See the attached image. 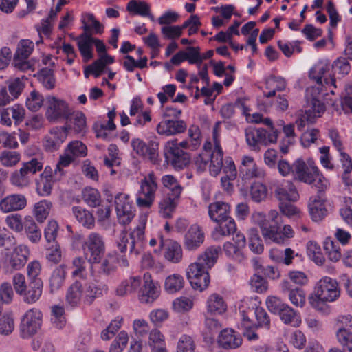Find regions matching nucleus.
Instances as JSON below:
<instances>
[{"label": "nucleus", "mask_w": 352, "mask_h": 352, "mask_svg": "<svg viewBox=\"0 0 352 352\" xmlns=\"http://www.w3.org/2000/svg\"><path fill=\"white\" fill-rule=\"evenodd\" d=\"M330 65L325 61L318 62L309 71V78L316 82V85L308 88L306 97L309 109L300 120L296 121L299 129L305 126V122L314 123L316 118L320 117L325 111V105L321 99L323 87L329 88V91L334 94V89L337 88L336 78L331 74L327 75Z\"/></svg>", "instance_id": "obj_1"}, {"label": "nucleus", "mask_w": 352, "mask_h": 352, "mask_svg": "<svg viewBox=\"0 0 352 352\" xmlns=\"http://www.w3.org/2000/svg\"><path fill=\"white\" fill-rule=\"evenodd\" d=\"M221 250L220 246H210L198 257L196 262L189 265L187 276L193 289L201 292L208 287L210 283L208 270L217 262Z\"/></svg>", "instance_id": "obj_2"}, {"label": "nucleus", "mask_w": 352, "mask_h": 352, "mask_svg": "<svg viewBox=\"0 0 352 352\" xmlns=\"http://www.w3.org/2000/svg\"><path fill=\"white\" fill-rule=\"evenodd\" d=\"M148 220V214H141L138 217V223L128 234L122 232L117 240V247L121 252L129 249V254L138 256L140 254L145 245V228Z\"/></svg>", "instance_id": "obj_3"}, {"label": "nucleus", "mask_w": 352, "mask_h": 352, "mask_svg": "<svg viewBox=\"0 0 352 352\" xmlns=\"http://www.w3.org/2000/svg\"><path fill=\"white\" fill-rule=\"evenodd\" d=\"M340 294L337 281L324 276L317 282L314 288V295L309 297V302L316 309L328 313L329 307L324 302L335 301Z\"/></svg>", "instance_id": "obj_4"}, {"label": "nucleus", "mask_w": 352, "mask_h": 352, "mask_svg": "<svg viewBox=\"0 0 352 352\" xmlns=\"http://www.w3.org/2000/svg\"><path fill=\"white\" fill-rule=\"evenodd\" d=\"M266 305L269 311L278 314L285 324L298 327L301 324V317L298 312L276 296H269L266 299Z\"/></svg>", "instance_id": "obj_5"}, {"label": "nucleus", "mask_w": 352, "mask_h": 352, "mask_svg": "<svg viewBox=\"0 0 352 352\" xmlns=\"http://www.w3.org/2000/svg\"><path fill=\"white\" fill-rule=\"evenodd\" d=\"M158 188L157 178L153 172L145 175L140 182L136 204L139 207L150 208L155 200Z\"/></svg>", "instance_id": "obj_6"}, {"label": "nucleus", "mask_w": 352, "mask_h": 352, "mask_svg": "<svg viewBox=\"0 0 352 352\" xmlns=\"http://www.w3.org/2000/svg\"><path fill=\"white\" fill-rule=\"evenodd\" d=\"M43 166L42 160L36 157H33L28 162H23L21 168L12 173L10 182L16 186H27L30 183V177L41 171Z\"/></svg>", "instance_id": "obj_7"}, {"label": "nucleus", "mask_w": 352, "mask_h": 352, "mask_svg": "<svg viewBox=\"0 0 352 352\" xmlns=\"http://www.w3.org/2000/svg\"><path fill=\"white\" fill-rule=\"evenodd\" d=\"M245 139L252 150L258 151L260 146H267L275 143L278 138V131L267 132L263 128L248 127L245 131Z\"/></svg>", "instance_id": "obj_8"}, {"label": "nucleus", "mask_w": 352, "mask_h": 352, "mask_svg": "<svg viewBox=\"0 0 352 352\" xmlns=\"http://www.w3.org/2000/svg\"><path fill=\"white\" fill-rule=\"evenodd\" d=\"M82 248L90 263H98L105 252L104 239L99 233L91 232L85 240Z\"/></svg>", "instance_id": "obj_9"}, {"label": "nucleus", "mask_w": 352, "mask_h": 352, "mask_svg": "<svg viewBox=\"0 0 352 352\" xmlns=\"http://www.w3.org/2000/svg\"><path fill=\"white\" fill-rule=\"evenodd\" d=\"M293 174L300 182L309 184H312L317 178L322 182L319 169L311 159L308 160L307 162L301 158L297 159L293 163Z\"/></svg>", "instance_id": "obj_10"}, {"label": "nucleus", "mask_w": 352, "mask_h": 352, "mask_svg": "<svg viewBox=\"0 0 352 352\" xmlns=\"http://www.w3.org/2000/svg\"><path fill=\"white\" fill-rule=\"evenodd\" d=\"M45 117L52 122H56L60 120L68 119L71 109L67 102L64 100L54 96H48L45 100Z\"/></svg>", "instance_id": "obj_11"}, {"label": "nucleus", "mask_w": 352, "mask_h": 352, "mask_svg": "<svg viewBox=\"0 0 352 352\" xmlns=\"http://www.w3.org/2000/svg\"><path fill=\"white\" fill-rule=\"evenodd\" d=\"M43 314L36 308L28 310L21 317L20 331L22 338H27L36 334L42 324Z\"/></svg>", "instance_id": "obj_12"}, {"label": "nucleus", "mask_w": 352, "mask_h": 352, "mask_svg": "<svg viewBox=\"0 0 352 352\" xmlns=\"http://www.w3.org/2000/svg\"><path fill=\"white\" fill-rule=\"evenodd\" d=\"M164 155L167 161L175 169H183L190 162L189 153L181 149L178 145L177 140H173L166 142Z\"/></svg>", "instance_id": "obj_13"}, {"label": "nucleus", "mask_w": 352, "mask_h": 352, "mask_svg": "<svg viewBox=\"0 0 352 352\" xmlns=\"http://www.w3.org/2000/svg\"><path fill=\"white\" fill-rule=\"evenodd\" d=\"M114 202L118 223L122 225L129 224L135 217V212L129 195L118 193L115 197Z\"/></svg>", "instance_id": "obj_14"}, {"label": "nucleus", "mask_w": 352, "mask_h": 352, "mask_svg": "<svg viewBox=\"0 0 352 352\" xmlns=\"http://www.w3.org/2000/svg\"><path fill=\"white\" fill-rule=\"evenodd\" d=\"M186 129V123L178 119L163 120L156 128L157 133L164 136L177 135L185 132Z\"/></svg>", "instance_id": "obj_15"}, {"label": "nucleus", "mask_w": 352, "mask_h": 352, "mask_svg": "<svg viewBox=\"0 0 352 352\" xmlns=\"http://www.w3.org/2000/svg\"><path fill=\"white\" fill-rule=\"evenodd\" d=\"M131 144L133 151L138 155L148 158L152 162L156 160L159 148L158 143L151 141L146 144L143 140L135 138L132 140Z\"/></svg>", "instance_id": "obj_16"}, {"label": "nucleus", "mask_w": 352, "mask_h": 352, "mask_svg": "<svg viewBox=\"0 0 352 352\" xmlns=\"http://www.w3.org/2000/svg\"><path fill=\"white\" fill-rule=\"evenodd\" d=\"M205 234L201 228L197 225H192L184 235V246L188 251H195L204 242Z\"/></svg>", "instance_id": "obj_17"}, {"label": "nucleus", "mask_w": 352, "mask_h": 352, "mask_svg": "<svg viewBox=\"0 0 352 352\" xmlns=\"http://www.w3.org/2000/svg\"><path fill=\"white\" fill-rule=\"evenodd\" d=\"M283 293L287 294L291 302L296 307H302L306 302L305 292L298 287H294L288 280H283L280 283Z\"/></svg>", "instance_id": "obj_18"}, {"label": "nucleus", "mask_w": 352, "mask_h": 352, "mask_svg": "<svg viewBox=\"0 0 352 352\" xmlns=\"http://www.w3.org/2000/svg\"><path fill=\"white\" fill-rule=\"evenodd\" d=\"M27 205V199L22 194H12L0 201V210L8 213L23 210Z\"/></svg>", "instance_id": "obj_19"}, {"label": "nucleus", "mask_w": 352, "mask_h": 352, "mask_svg": "<svg viewBox=\"0 0 352 352\" xmlns=\"http://www.w3.org/2000/svg\"><path fill=\"white\" fill-rule=\"evenodd\" d=\"M216 223L217 225L211 233V237L215 241H221L223 237L229 236L236 232V223L230 216Z\"/></svg>", "instance_id": "obj_20"}, {"label": "nucleus", "mask_w": 352, "mask_h": 352, "mask_svg": "<svg viewBox=\"0 0 352 352\" xmlns=\"http://www.w3.org/2000/svg\"><path fill=\"white\" fill-rule=\"evenodd\" d=\"M326 201L327 200L321 192L310 199L309 204V214L314 221H320L327 215L328 210Z\"/></svg>", "instance_id": "obj_21"}, {"label": "nucleus", "mask_w": 352, "mask_h": 352, "mask_svg": "<svg viewBox=\"0 0 352 352\" xmlns=\"http://www.w3.org/2000/svg\"><path fill=\"white\" fill-rule=\"evenodd\" d=\"M239 172L243 179L263 178L265 175V171L256 166L253 157L250 156L243 157Z\"/></svg>", "instance_id": "obj_22"}, {"label": "nucleus", "mask_w": 352, "mask_h": 352, "mask_svg": "<svg viewBox=\"0 0 352 352\" xmlns=\"http://www.w3.org/2000/svg\"><path fill=\"white\" fill-rule=\"evenodd\" d=\"M144 280V285L140 290L139 300L142 303H151L159 296L160 292L149 274H145Z\"/></svg>", "instance_id": "obj_23"}, {"label": "nucleus", "mask_w": 352, "mask_h": 352, "mask_svg": "<svg viewBox=\"0 0 352 352\" xmlns=\"http://www.w3.org/2000/svg\"><path fill=\"white\" fill-rule=\"evenodd\" d=\"M217 342L225 349H234L241 345L242 339L234 330L226 329L220 332Z\"/></svg>", "instance_id": "obj_24"}, {"label": "nucleus", "mask_w": 352, "mask_h": 352, "mask_svg": "<svg viewBox=\"0 0 352 352\" xmlns=\"http://www.w3.org/2000/svg\"><path fill=\"white\" fill-rule=\"evenodd\" d=\"M160 246L164 248V257L168 261L177 263L182 258V249L180 244L173 240L164 241L161 239Z\"/></svg>", "instance_id": "obj_25"}, {"label": "nucleus", "mask_w": 352, "mask_h": 352, "mask_svg": "<svg viewBox=\"0 0 352 352\" xmlns=\"http://www.w3.org/2000/svg\"><path fill=\"white\" fill-rule=\"evenodd\" d=\"M275 195L281 202L296 201L299 197L295 186L289 181H285L278 186L275 189Z\"/></svg>", "instance_id": "obj_26"}, {"label": "nucleus", "mask_w": 352, "mask_h": 352, "mask_svg": "<svg viewBox=\"0 0 352 352\" xmlns=\"http://www.w3.org/2000/svg\"><path fill=\"white\" fill-rule=\"evenodd\" d=\"M67 138V131L63 128L56 127L45 137L44 146L49 151H54L60 147Z\"/></svg>", "instance_id": "obj_27"}, {"label": "nucleus", "mask_w": 352, "mask_h": 352, "mask_svg": "<svg viewBox=\"0 0 352 352\" xmlns=\"http://www.w3.org/2000/svg\"><path fill=\"white\" fill-rule=\"evenodd\" d=\"M29 254V249L26 245H18L10 254L9 259L10 265L15 270L21 269L27 263Z\"/></svg>", "instance_id": "obj_28"}, {"label": "nucleus", "mask_w": 352, "mask_h": 352, "mask_svg": "<svg viewBox=\"0 0 352 352\" xmlns=\"http://www.w3.org/2000/svg\"><path fill=\"white\" fill-rule=\"evenodd\" d=\"M214 147L212 152L210 153V172L212 175H217L223 167V153L217 140L215 133H214Z\"/></svg>", "instance_id": "obj_29"}, {"label": "nucleus", "mask_w": 352, "mask_h": 352, "mask_svg": "<svg viewBox=\"0 0 352 352\" xmlns=\"http://www.w3.org/2000/svg\"><path fill=\"white\" fill-rule=\"evenodd\" d=\"M82 33L92 36L93 34H102L104 26L92 13H82L81 15Z\"/></svg>", "instance_id": "obj_30"}, {"label": "nucleus", "mask_w": 352, "mask_h": 352, "mask_svg": "<svg viewBox=\"0 0 352 352\" xmlns=\"http://www.w3.org/2000/svg\"><path fill=\"white\" fill-rule=\"evenodd\" d=\"M230 212V206L226 202L216 201L208 206V216L215 223L229 217Z\"/></svg>", "instance_id": "obj_31"}, {"label": "nucleus", "mask_w": 352, "mask_h": 352, "mask_svg": "<svg viewBox=\"0 0 352 352\" xmlns=\"http://www.w3.org/2000/svg\"><path fill=\"white\" fill-rule=\"evenodd\" d=\"M226 309L227 304L221 295L214 293L209 296L206 301L207 314L221 315Z\"/></svg>", "instance_id": "obj_32"}, {"label": "nucleus", "mask_w": 352, "mask_h": 352, "mask_svg": "<svg viewBox=\"0 0 352 352\" xmlns=\"http://www.w3.org/2000/svg\"><path fill=\"white\" fill-rule=\"evenodd\" d=\"M252 220L254 223L259 226L264 239L267 241L269 236L274 237L275 227L270 225L269 220L263 212H255L252 214Z\"/></svg>", "instance_id": "obj_33"}, {"label": "nucleus", "mask_w": 352, "mask_h": 352, "mask_svg": "<svg viewBox=\"0 0 352 352\" xmlns=\"http://www.w3.org/2000/svg\"><path fill=\"white\" fill-rule=\"evenodd\" d=\"M42 280L30 281L28 287L25 290V292L21 295L23 296V300L28 304H32L39 299L42 294Z\"/></svg>", "instance_id": "obj_34"}, {"label": "nucleus", "mask_w": 352, "mask_h": 352, "mask_svg": "<svg viewBox=\"0 0 352 352\" xmlns=\"http://www.w3.org/2000/svg\"><path fill=\"white\" fill-rule=\"evenodd\" d=\"M107 291L108 287L105 284L96 285L94 283H88L83 290L85 303L91 305L96 298L102 296L104 294H107Z\"/></svg>", "instance_id": "obj_35"}, {"label": "nucleus", "mask_w": 352, "mask_h": 352, "mask_svg": "<svg viewBox=\"0 0 352 352\" xmlns=\"http://www.w3.org/2000/svg\"><path fill=\"white\" fill-rule=\"evenodd\" d=\"M126 10L132 14L148 16L151 21H155L153 15L151 13L150 6L145 1L131 0L127 3Z\"/></svg>", "instance_id": "obj_36"}, {"label": "nucleus", "mask_w": 352, "mask_h": 352, "mask_svg": "<svg viewBox=\"0 0 352 352\" xmlns=\"http://www.w3.org/2000/svg\"><path fill=\"white\" fill-rule=\"evenodd\" d=\"M270 257L276 263L289 265L294 258V251L290 248L284 250L273 248L270 252Z\"/></svg>", "instance_id": "obj_37"}, {"label": "nucleus", "mask_w": 352, "mask_h": 352, "mask_svg": "<svg viewBox=\"0 0 352 352\" xmlns=\"http://www.w3.org/2000/svg\"><path fill=\"white\" fill-rule=\"evenodd\" d=\"M141 284V278L139 276L130 277L123 280L117 287L116 294L123 296L137 291Z\"/></svg>", "instance_id": "obj_38"}, {"label": "nucleus", "mask_w": 352, "mask_h": 352, "mask_svg": "<svg viewBox=\"0 0 352 352\" xmlns=\"http://www.w3.org/2000/svg\"><path fill=\"white\" fill-rule=\"evenodd\" d=\"M184 279L179 274H173L167 276L164 281V290L169 294H175L184 287Z\"/></svg>", "instance_id": "obj_39"}, {"label": "nucleus", "mask_w": 352, "mask_h": 352, "mask_svg": "<svg viewBox=\"0 0 352 352\" xmlns=\"http://www.w3.org/2000/svg\"><path fill=\"white\" fill-rule=\"evenodd\" d=\"M23 229L30 241L37 243L41 238V232L31 216H26L24 219Z\"/></svg>", "instance_id": "obj_40"}, {"label": "nucleus", "mask_w": 352, "mask_h": 352, "mask_svg": "<svg viewBox=\"0 0 352 352\" xmlns=\"http://www.w3.org/2000/svg\"><path fill=\"white\" fill-rule=\"evenodd\" d=\"M65 277V265H60L53 270L50 278V286L52 292L58 290L63 285Z\"/></svg>", "instance_id": "obj_41"}, {"label": "nucleus", "mask_w": 352, "mask_h": 352, "mask_svg": "<svg viewBox=\"0 0 352 352\" xmlns=\"http://www.w3.org/2000/svg\"><path fill=\"white\" fill-rule=\"evenodd\" d=\"M73 214L76 220L87 228H92L94 226L95 221L92 214L80 206H74Z\"/></svg>", "instance_id": "obj_42"}, {"label": "nucleus", "mask_w": 352, "mask_h": 352, "mask_svg": "<svg viewBox=\"0 0 352 352\" xmlns=\"http://www.w3.org/2000/svg\"><path fill=\"white\" fill-rule=\"evenodd\" d=\"M243 250L230 241L225 242L223 245V250L226 256L239 263H242L245 259Z\"/></svg>", "instance_id": "obj_43"}, {"label": "nucleus", "mask_w": 352, "mask_h": 352, "mask_svg": "<svg viewBox=\"0 0 352 352\" xmlns=\"http://www.w3.org/2000/svg\"><path fill=\"white\" fill-rule=\"evenodd\" d=\"M93 37L87 33H82L78 37V46L82 57L88 60L93 58Z\"/></svg>", "instance_id": "obj_44"}, {"label": "nucleus", "mask_w": 352, "mask_h": 352, "mask_svg": "<svg viewBox=\"0 0 352 352\" xmlns=\"http://www.w3.org/2000/svg\"><path fill=\"white\" fill-rule=\"evenodd\" d=\"M179 197H171L169 195L164 197L159 202V212L164 218H171L174 212Z\"/></svg>", "instance_id": "obj_45"}, {"label": "nucleus", "mask_w": 352, "mask_h": 352, "mask_svg": "<svg viewBox=\"0 0 352 352\" xmlns=\"http://www.w3.org/2000/svg\"><path fill=\"white\" fill-rule=\"evenodd\" d=\"M83 296V289L80 282H74L67 289L66 301L72 307L76 306Z\"/></svg>", "instance_id": "obj_46"}, {"label": "nucleus", "mask_w": 352, "mask_h": 352, "mask_svg": "<svg viewBox=\"0 0 352 352\" xmlns=\"http://www.w3.org/2000/svg\"><path fill=\"white\" fill-rule=\"evenodd\" d=\"M274 237L269 236L268 240L278 244H285L287 240L294 236V231L289 225H285L283 230H280V225L275 226Z\"/></svg>", "instance_id": "obj_47"}, {"label": "nucleus", "mask_w": 352, "mask_h": 352, "mask_svg": "<svg viewBox=\"0 0 352 352\" xmlns=\"http://www.w3.org/2000/svg\"><path fill=\"white\" fill-rule=\"evenodd\" d=\"M83 201L91 207L100 206L101 197L99 191L94 188L87 187L82 192Z\"/></svg>", "instance_id": "obj_48"}, {"label": "nucleus", "mask_w": 352, "mask_h": 352, "mask_svg": "<svg viewBox=\"0 0 352 352\" xmlns=\"http://www.w3.org/2000/svg\"><path fill=\"white\" fill-rule=\"evenodd\" d=\"M162 182L165 188L170 190L171 192L168 195L171 197L179 198L182 191V187L173 175H166L163 176Z\"/></svg>", "instance_id": "obj_49"}, {"label": "nucleus", "mask_w": 352, "mask_h": 352, "mask_svg": "<svg viewBox=\"0 0 352 352\" xmlns=\"http://www.w3.org/2000/svg\"><path fill=\"white\" fill-rule=\"evenodd\" d=\"M38 79L47 89H52L56 85L53 69L45 67L38 73Z\"/></svg>", "instance_id": "obj_50"}, {"label": "nucleus", "mask_w": 352, "mask_h": 352, "mask_svg": "<svg viewBox=\"0 0 352 352\" xmlns=\"http://www.w3.org/2000/svg\"><path fill=\"white\" fill-rule=\"evenodd\" d=\"M52 208V203L47 200H43L36 203L34 206V214L39 223H43L48 217Z\"/></svg>", "instance_id": "obj_51"}, {"label": "nucleus", "mask_w": 352, "mask_h": 352, "mask_svg": "<svg viewBox=\"0 0 352 352\" xmlns=\"http://www.w3.org/2000/svg\"><path fill=\"white\" fill-rule=\"evenodd\" d=\"M307 253L310 259L318 265L324 262V257L321 252L320 245L314 241H309L307 245Z\"/></svg>", "instance_id": "obj_52"}, {"label": "nucleus", "mask_w": 352, "mask_h": 352, "mask_svg": "<svg viewBox=\"0 0 352 352\" xmlns=\"http://www.w3.org/2000/svg\"><path fill=\"white\" fill-rule=\"evenodd\" d=\"M74 124V129L76 133H85L86 130V118L85 116L80 111L72 113L68 119Z\"/></svg>", "instance_id": "obj_53"}, {"label": "nucleus", "mask_w": 352, "mask_h": 352, "mask_svg": "<svg viewBox=\"0 0 352 352\" xmlns=\"http://www.w3.org/2000/svg\"><path fill=\"white\" fill-rule=\"evenodd\" d=\"M336 336L344 349L352 352V332L345 328H339Z\"/></svg>", "instance_id": "obj_54"}, {"label": "nucleus", "mask_w": 352, "mask_h": 352, "mask_svg": "<svg viewBox=\"0 0 352 352\" xmlns=\"http://www.w3.org/2000/svg\"><path fill=\"white\" fill-rule=\"evenodd\" d=\"M21 160V155L19 152L4 151L1 153L0 162L6 167L16 166Z\"/></svg>", "instance_id": "obj_55"}, {"label": "nucleus", "mask_w": 352, "mask_h": 352, "mask_svg": "<svg viewBox=\"0 0 352 352\" xmlns=\"http://www.w3.org/2000/svg\"><path fill=\"white\" fill-rule=\"evenodd\" d=\"M324 250L329 260L333 262L338 261L341 257L340 247L336 242L330 239H327L324 242Z\"/></svg>", "instance_id": "obj_56"}, {"label": "nucleus", "mask_w": 352, "mask_h": 352, "mask_svg": "<svg viewBox=\"0 0 352 352\" xmlns=\"http://www.w3.org/2000/svg\"><path fill=\"white\" fill-rule=\"evenodd\" d=\"M249 247L251 251L255 254H261L264 246L256 229H250L249 231Z\"/></svg>", "instance_id": "obj_57"}, {"label": "nucleus", "mask_w": 352, "mask_h": 352, "mask_svg": "<svg viewBox=\"0 0 352 352\" xmlns=\"http://www.w3.org/2000/svg\"><path fill=\"white\" fill-rule=\"evenodd\" d=\"M34 50V43L29 39L21 40L17 46L14 57L28 58Z\"/></svg>", "instance_id": "obj_58"}, {"label": "nucleus", "mask_w": 352, "mask_h": 352, "mask_svg": "<svg viewBox=\"0 0 352 352\" xmlns=\"http://www.w3.org/2000/svg\"><path fill=\"white\" fill-rule=\"evenodd\" d=\"M65 309L63 307L54 305L52 307L51 320L58 329L63 328L65 324Z\"/></svg>", "instance_id": "obj_59"}, {"label": "nucleus", "mask_w": 352, "mask_h": 352, "mask_svg": "<svg viewBox=\"0 0 352 352\" xmlns=\"http://www.w3.org/2000/svg\"><path fill=\"white\" fill-rule=\"evenodd\" d=\"M267 194V187L259 182L254 183L251 186L250 195L252 200L255 202H261L264 200Z\"/></svg>", "instance_id": "obj_60"}, {"label": "nucleus", "mask_w": 352, "mask_h": 352, "mask_svg": "<svg viewBox=\"0 0 352 352\" xmlns=\"http://www.w3.org/2000/svg\"><path fill=\"white\" fill-rule=\"evenodd\" d=\"M43 104V97L36 91H32L26 100V107L32 111H37Z\"/></svg>", "instance_id": "obj_61"}, {"label": "nucleus", "mask_w": 352, "mask_h": 352, "mask_svg": "<svg viewBox=\"0 0 352 352\" xmlns=\"http://www.w3.org/2000/svg\"><path fill=\"white\" fill-rule=\"evenodd\" d=\"M195 347L193 338L188 335L184 334L179 339L177 352H195Z\"/></svg>", "instance_id": "obj_62"}, {"label": "nucleus", "mask_w": 352, "mask_h": 352, "mask_svg": "<svg viewBox=\"0 0 352 352\" xmlns=\"http://www.w3.org/2000/svg\"><path fill=\"white\" fill-rule=\"evenodd\" d=\"M192 307L193 300L186 296L177 298L173 302V308L178 313L188 311L192 308Z\"/></svg>", "instance_id": "obj_63"}, {"label": "nucleus", "mask_w": 352, "mask_h": 352, "mask_svg": "<svg viewBox=\"0 0 352 352\" xmlns=\"http://www.w3.org/2000/svg\"><path fill=\"white\" fill-rule=\"evenodd\" d=\"M5 221L7 226L16 232H21L23 230L24 222L22 221V217L19 214L8 215Z\"/></svg>", "instance_id": "obj_64"}]
</instances>
